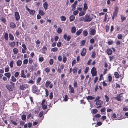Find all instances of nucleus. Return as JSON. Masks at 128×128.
Segmentation results:
<instances>
[{
    "mask_svg": "<svg viewBox=\"0 0 128 128\" xmlns=\"http://www.w3.org/2000/svg\"><path fill=\"white\" fill-rule=\"evenodd\" d=\"M10 84L11 85L7 84L6 86V87L8 90L12 91H13L15 88V83L10 82Z\"/></svg>",
    "mask_w": 128,
    "mask_h": 128,
    "instance_id": "f257e3e1",
    "label": "nucleus"
},
{
    "mask_svg": "<svg viewBox=\"0 0 128 128\" xmlns=\"http://www.w3.org/2000/svg\"><path fill=\"white\" fill-rule=\"evenodd\" d=\"M104 103L103 101L101 100L99 101H97L96 102V104L97 106H98L96 107V108L97 109H99L101 108L102 107V105Z\"/></svg>",
    "mask_w": 128,
    "mask_h": 128,
    "instance_id": "f03ea898",
    "label": "nucleus"
},
{
    "mask_svg": "<svg viewBox=\"0 0 128 128\" xmlns=\"http://www.w3.org/2000/svg\"><path fill=\"white\" fill-rule=\"evenodd\" d=\"M63 37L66 40L67 42H69L71 39L72 36L70 35L67 36L66 34H64V35Z\"/></svg>",
    "mask_w": 128,
    "mask_h": 128,
    "instance_id": "7ed1b4c3",
    "label": "nucleus"
},
{
    "mask_svg": "<svg viewBox=\"0 0 128 128\" xmlns=\"http://www.w3.org/2000/svg\"><path fill=\"white\" fill-rule=\"evenodd\" d=\"M85 21L86 22H90L92 20V18H91L90 15H88L86 14L84 16Z\"/></svg>",
    "mask_w": 128,
    "mask_h": 128,
    "instance_id": "20e7f679",
    "label": "nucleus"
},
{
    "mask_svg": "<svg viewBox=\"0 0 128 128\" xmlns=\"http://www.w3.org/2000/svg\"><path fill=\"white\" fill-rule=\"evenodd\" d=\"M96 68H95L93 67L91 71V72L92 76H96L97 75V72H96Z\"/></svg>",
    "mask_w": 128,
    "mask_h": 128,
    "instance_id": "39448f33",
    "label": "nucleus"
},
{
    "mask_svg": "<svg viewBox=\"0 0 128 128\" xmlns=\"http://www.w3.org/2000/svg\"><path fill=\"white\" fill-rule=\"evenodd\" d=\"M32 92L34 94H36L38 92V88L35 85H34L32 86Z\"/></svg>",
    "mask_w": 128,
    "mask_h": 128,
    "instance_id": "423d86ee",
    "label": "nucleus"
},
{
    "mask_svg": "<svg viewBox=\"0 0 128 128\" xmlns=\"http://www.w3.org/2000/svg\"><path fill=\"white\" fill-rule=\"evenodd\" d=\"M89 34L91 36H94L96 34V30L94 29H90L89 30Z\"/></svg>",
    "mask_w": 128,
    "mask_h": 128,
    "instance_id": "0eeeda50",
    "label": "nucleus"
},
{
    "mask_svg": "<svg viewBox=\"0 0 128 128\" xmlns=\"http://www.w3.org/2000/svg\"><path fill=\"white\" fill-rule=\"evenodd\" d=\"M15 18L17 21L19 20L20 19V16L19 13L18 12H16L14 14Z\"/></svg>",
    "mask_w": 128,
    "mask_h": 128,
    "instance_id": "6e6552de",
    "label": "nucleus"
},
{
    "mask_svg": "<svg viewBox=\"0 0 128 128\" xmlns=\"http://www.w3.org/2000/svg\"><path fill=\"white\" fill-rule=\"evenodd\" d=\"M28 88V85L27 84H25L24 85H20V89L22 90H24Z\"/></svg>",
    "mask_w": 128,
    "mask_h": 128,
    "instance_id": "1a4fd4ad",
    "label": "nucleus"
},
{
    "mask_svg": "<svg viewBox=\"0 0 128 128\" xmlns=\"http://www.w3.org/2000/svg\"><path fill=\"white\" fill-rule=\"evenodd\" d=\"M4 38L5 41H8V33H5L4 35Z\"/></svg>",
    "mask_w": 128,
    "mask_h": 128,
    "instance_id": "9d476101",
    "label": "nucleus"
},
{
    "mask_svg": "<svg viewBox=\"0 0 128 128\" xmlns=\"http://www.w3.org/2000/svg\"><path fill=\"white\" fill-rule=\"evenodd\" d=\"M86 53V50L85 48L82 49V51L81 53V55L82 56H85Z\"/></svg>",
    "mask_w": 128,
    "mask_h": 128,
    "instance_id": "9b49d317",
    "label": "nucleus"
},
{
    "mask_svg": "<svg viewBox=\"0 0 128 128\" xmlns=\"http://www.w3.org/2000/svg\"><path fill=\"white\" fill-rule=\"evenodd\" d=\"M8 45L11 47L14 48L16 46V43L14 42H10Z\"/></svg>",
    "mask_w": 128,
    "mask_h": 128,
    "instance_id": "f8f14e48",
    "label": "nucleus"
},
{
    "mask_svg": "<svg viewBox=\"0 0 128 128\" xmlns=\"http://www.w3.org/2000/svg\"><path fill=\"white\" fill-rule=\"evenodd\" d=\"M9 37L10 40L12 41H13L14 39V38L13 35L11 33L9 34Z\"/></svg>",
    "mask_w": 128,
    "mask_h": 128,
    "instance_id": "ddd939ff",
    "label": "nucleus"
},
{
    "mask_svg": "<svg viewBox=\"0 0 128 128\" xmlns=\"http://www.w3.org/2000/svg\"><path fill=\"white\" fill-rule=\"evenodd\" d=\"M107 53L108 55H111L112 54V50L110 48H108L107 50Z\"/></svg>",
    "mask_w": 128,
    "mask_h": 128,
    "instance_id": "4468645a",
    "label": "nucleus"
},
{
    "mask_svg": "<svg viewBox=\"0 0 128 128\" xmlns=\"http://www.w3.org/2000/svg\"><path fill=\"white\" fill-rule=\"evenodd\" d=\"M86 10H83V11H81L79 13V16H84L86 13Z\"/></svg>",
    "mask_w": 128,
    "mask_h": 128,
    "instance_id": "2eb2a0df",
    "label": "nucleus"
},
{
    "mask_svg": "<svg viewBox=\"0 0 128 128\" xmlns=\"http://www.w3.org/2000/svg\"><path fill=\"white\" fill-rule=\"evenodd\" d=\"M22 63V61L20 60H18L16 62L17 66L19 67H20L21 66Z\"/></svg>",
    "mask_w": 128,
    "mask_h": 128,
    "instance_id": "dca6fc26",
    "label": "nucleus"
},
{
    "mask_svg": "<svg viewBox=\"0 0 128 128\" xmlns=\"http://www.w3.org/2000/svg\"><path fill=\"white\" fill-rule=\"evenodd\" d=\"M10 27L12 29H14L16 27V25L12 22H10Z\"/></svg>",
    "mask_w": 128,
    "mask_h": 128,
    "instance_id": "f3484780",
    "label": "nucleus"
},
{
    "mask_svg": "<svg viewBox=\"0 0 128 128\" xmlns=\"http://www.w3.org/2000/svg\"><path fill=\"white\" fill-rule=\"evenodd\" d=\"M21 76L22 78H26V76L25 74L24 71V70H22L21 71Z\"/></svg>",
    "mask_w": 128,
    "mask_h": 128,
    "instance_id": "a211bd4d",
    "label": "nucleus"
},
{
    "mask_svg": "<svg viewBox=\"0 0 128 128\" xmlns=\"http://www.w3.org/2000/svg\"><path fill=\"white\" fill-rule=\"evenodd\" d=\"M76 31V28L74 27H72L71 29V32L72 33L74 34L75 33Z\"/></svg>",
    "mask_w": 128,
    "mask_h": 128,
    "instance_id": "6ab92c4d",
    "label": "nucleus"
},
{
    "mask_svg": "<svg viewBox=\"0 0 128 128\" xmlns=\"http://www.w3.org/2000/svg\"><path fill=\"white\" fill-rule=\"evenodd\" d=\"M44 7V9L46 10L48 8V4L47 2H45L43 4Z\"/></svg>",
    "mask_w": 128,
    "mask_h": 128,
    "instance_id": "aec40b11",
    "label": "nucleus"
},
{
    "mask_svg": "<svg viewBox=\"0 0 128 128\" xmlns=\"http://www.w3.org/2000/svg\"><path fill=\"white\" fill-rule=\"evenodd\" d=\"M75 17L73 15L71 16L70 17V22H72L74 21L75 20Z\"/></svg>",
    "mask_w": 128,
    "mask_h": 128,
    "instance_id": "412c9836",
    "label": "nucleus"
},
{
    "mask_svg": "<svg viewBox=\"0 0 128 128\" xmlns=\"http://www.w3.org/2000/svg\"><path fill=\"white\" fill-rule=\"evenodd\" d=\"M4 76L7 77L8 78H10L11 76V74L10 72L5 73L4 74Z\"/></svg>",
    "mask_w": 128,
    "mask_h": 128,
    "instance_id": "4be33fe9",
    "label": "nucleus"
},
{
    "mask_svg": "<svg viewBox=\"0 0 128 128\" xmlns=\"http://www.w3.org/2000/svg\"><path fill=\"white\" fill-rule=\"evenodd\" d=\"M78 68L76 67H74L73 69V73L74 75H76V74L77 72L78 71Z\"/></svg>",
    "mask_w": 128,
    "mask_h": 128,
    "instance_id": "5701e85b",
    "label": "nucleus"
},
{
    "mask_svg": "<svg viewBox=\"0 0 128 128\" xmlns=\"http://www.w3.org/2000/svg\"><path fill=\"white\" fill-rule=\"evenodd\" d=\"M51 82L47 80L46 83L45 84V86L46 88H48L49 85L51 84Z\"/></svg>",
    "mask_w": 128,
    "mask_h": 128,
    "instance_id": "b1692460",
    "label": "nucleus"
},
{
    "mask_svg": "<svg viewBox=\"0 0 128 128\" xmlns=\"http://www.w3.org/2000/svg\"><path fill=\"white\" fill-rule=\"evenodd\" d=\"M13 50L14 54H17L18 52V50L16 48H14L13 49Z\"/></svg>",
    "mask_w": 128,
    "mask_h": 128,
    "instance_id": "393cba45",
    "label": "nucleus"
},
{
    "mask_svg": "<svg viewBox=\"0 0 128 128\" xmlns=\"http://www.w3.org/2000/svg\"><path fill=\"white\" fill-rule=\"evenodd\" d=\"M88 100H92L95 98L92 96H88L86 98Z\"/></svg>",
    "mask_w": 128,
    "mask_h": 128,
    "instance_id": "a878e982",
    "label": "nucleus"
},
{
    "mask_svg": "<svg viewBox=\"0 0 128 128\" xmlns=\"http://www.w3.org/2000/svg\"><path fill=\"white\" fill-rule=\"evenodd\" d=\"M83 34L84 36H86L88 34V32L86 30H84L83 32Z\"/></svg>",
    "mask_w": 128,
    "mask_h": 128,
    "instance_id": "bb28decb",
    "label": "nucleus"
},
{
    "mask_svg": "<svg viewBox=\"0 0 128 128\" xmlns=\"http://www.w3.org/2000/svg\"><path fill=\"white\" fill-rule=\"evenodd\" d=\"M98 112V111L96 109H93L92 110V114H96Z\"/></svg>",
    "mask_w": 128,
    "mask_h": 128,
    "instance_id": "cd10ccee",
    "label": "nucleus"
},
{
    "mask_svg": "<svg viewBox=\"0 0 128 128\" xmlns=\"http://www.w3.org/2000/svg\"><path fill=\"white\" fill-rule=\"evenodd\" d=\"M39 14L42 16H43L45 14L44 12L42 10H40L39 11Z\"/></svg>",
    "mask_w": 128,
    "mask_h": 128,
    "instance_id": "c85d7f7f",
    "label": "nucleus"
},
{
    "mask_svg": "<svg viewBox=\"0 0 128 128\" xmlns=\"http://www.w3.org/2000/svg\"><path fill=\"white\" fill-rule=\"evenodd\" d=\"M88 9V7L87 5V4L86 2H85L84 4V8H83V10H87Z\"/></svg>",
    "mask_w": 128,
    "mask_h": 128,
    "instance_id": "c756f323",
    "label": "nucleus"
},
{
    "mask_svg": "<svg viewBox=\"0 0 128 128\" xmlns=\"http://www.w3.org/2000/svg\"><path fill=\"white\" fill-rule=\"evenodd\" d=\"M58 50V48H52L51 51L53 52H55Z\"/></svg>",
    "mask_w": 128,
    "mask_h": 128,
    "instance_id": "7c9ffc66",
    "label": "nucleus"
},
{
    "mask_svg": "<svg viewBox=\"0 0 128 128\" xmlns=\"http://www.w3.org/2000/svg\"><path fill=\"white\" fill-rule=\"evenodd\" d=\"M82 29H80L76 33V34L78 36L80 35L82 32Z\"/></svg>",
    "mask_w": 128,
    "mask_h": 128,
    "instance_id": "2f4dec72",
    "label": "nucleus"
},
{
    "mask_svg": "<svg viewBox=\"0 0 128 128\" xmlns=\"http://www.w3.org/2000/svg\"><path fill=\"white\" fill-rule=\"evenodd\" d=\"M11 80L13 82H16L17 80L16 78L14 76H12Z\"/></svg>",
    "mask_w": 128,
    "mask_h": 128,
    "instance_id": "473e14b6",
    "label": "nucleus"
},
{
    "mask_svg": "<svg viewBox=\"0 0 128 128\" xmlns=\"http://www.w3.org/2000/svg\"><path fill=\"white\" fill-rule=\"evenodd\" d=\"M61 20L62 21H65L66 20V18L64 16H62L60 17Z\"/></svg>",
    "mask_w": 128,
    "mask_h": 128,
    "instance_id": "72a5a7b5",
    "label": "nucleus"
},
{
    "mask_svg": "<svg viewBox=\"0 0 128 128\" xmlns=\"http://www.w3.org/2000/svg\"><path fill=\"white\" fill-rule=\"evenodd\" d=\"M114 76L115 77L117 78H118L120 77V75L117 72H115L114 73Z\"/></svg>",
    "mask_w": 128,
    "mask_h": 128,
    "instance_id": "f704fd0d",
    "label": "nucleus"
},
{
    "mask_svg": "<svg viewBox=\"0 0 128 128\" xmlns=\"http://www.w3.org/2000/svg\"><path fill=\"white\" fill-rule=\"evenodd\" d=\"M14 64V60L10 62V66L11 68H13Z\"/></svg>",
    "mask_w": 128,
    "mask_h": 128,
    "instance_id": "c9c22d12",
    "label": "nucleus"
},
{
    "mask_svg": "<svg viewBox=\"0 0 128 128\" xmlns=\"http://www.w3.org/2000/svg\"><path fill=\"white\" fill-rule=\"evenodd\" d=\"M42 50L43 51V52H42L43 54H45L46 53V51L47 50V48L45 46L43 47L42 48Z\"/></svg>",
    "mask_w": 128,
    "mask_h": 128,
    "instance_id": "e433bc0d",
    "label": "nucleus"
},
{
    "mask_svg": "<svg viewBox=\"0 0 128 128\" xmlns=\"http://www.w3.org/2000/svg\"><path fill=\"white\" fill-rule=\"evenodd\" d=\"M35 12V11L34 10H31L29 12L30 14L32 16L34 15Z\"/></svg>",
    "mask_w": 128,
    "mask_h": 128,
    "instance_id": "4c0bfd02",
    "label": "nucleus"
},
{
    "mask_svg": "<svg viewBox=\"0 0 128 128\" xmlns=\"http://www.w3.org/2000/svg\"><path fill=\"white\" fill-rule=\"evenodd\" d=\"M80 21V22L84 21V22H86L85 21V17H82L80 18L79 19Z\"/></svg>",
    "mask_w": 128,
    "mask_h": 128,
    "instance_id": "58836bf2",
    "label": "nucleus"
},
{
    "mask_svg": "<svg viewBox=\"0 0 128 128\" xmlns=\"http://www.w3.org/2000/svg\"><path fill=\"white\" fill-rule=\"evenodd\" d=\"M90 44H92L94 43L95 40L94 38H92L90 40Z\"/></svg>",
    "mask_w": 128,
    "mask_h": 128,
    "instance_id": "ea45409f",
    "label": "nucleus"
},
{
    "mask_svg": "<svg viewBox=\"0 0 128 128\" xmlns=\"http://www.w3.org/2000/svg\"><path fill=\"white\" fill-rule=\"evenodd\" d=\"M117 96V97H116L115 98V99H116V100L118 101H121L122 100V99L120 97H119V96H118V94Z\"/></svg>",
    "mask_w": 128,
    "mask_h": 128,
    "instance_id": "a19ab883",
    "label": "nucleus"
},
{
    "mask_svg": "<svg viewBox=\"0 0 128 128\" xmlns=\"http://www.w3.org/2000/svg\"><path fill=\"white\" fill-rule=\"evenodd\" d=\"M50 71V68L49 67H47L45 69V71L47 73L49 72Z\"/></svg>",
    "mask_w": 128,
    "mask_h": 128,
    "instance_id": "79ce46f5",
    "label": "nucleus"
},
{
    "mask_svg": "<svg viewBox=\"0 0 128 128\" xmlns=\"http://www.w3.org/2000/svg\"><path fill=\"white\" fill-rule=\"evenodd\" d=\"M118 38L119 39H122L123 37L122 35L121 34H119L118 35Z\"/></svg>",
    "mask_w": 128,
    "mask_h": 128,
    "instance_id": "37998d69",
    "label": "nucleus"
},
{
    "mask_svg": "<svg viewBox=\"0 0 128 128\" xmlns=\"http://www.w3.org/2000/svg\"><path fill=\"white\" fill-rule=\"evenodd\" d=\"M107 102L109 101L110 98L107 95H105L104 96Z\"/></svg>",
    "mask_w": 128,
    "mask_h": 128,
    "instance_id": "c03bdc74",
    "label": "nucleus"
},
{
    "mask_svg": "<svg viewBox=\"0 0 128 128\" xmlns=\"http://www.w3.org/2000/svg\"><path fill=\"white\" fill-rule=\"evenodd\" d=\"M96 55V52H92V54L91 57L92 58H95V56Z\"/></svg>",
    "mask_w": 128,
    "mask_h": 128,
    "instance_id": "a18cd8bd",
    "label": "nucleus"
},
{
    "mask_svg": "<svg viewBox=\"0 0 128 128\" xmlns=\"http://www.w3.org/2000/svg\"><path fill=\"white\" fill-rule=\"evenodd\" d=\"M19 72H16L14 74V77L16 78H17L19 76Z\"/></svg>",
    "mask_w": 128,
    "mask_h": 128,
    "instance_id": "49530a36",
    "label": "nucleus"
},
{
    "mask_svg": "<svg viewBox=\"0 0 128 128\" xmlns=\"http://www.w3.org/2000/svg\"><path fill=\"white\" fill-rule=\"evenodd\" d=\"M108 17V16L107 14H106L105 15L104 18V22H106L107 18Z\"/></svg>",
    "mask_w": 128,
    "mask_h": 128,
    "instance_id": "de8ad7c7",
    "label": "nucleus"
},
{
    "mask_svg": "<svg viewBox=\"0 0 128 128\" xmlns=\"http://www.w3.org/2000/svg\"><path fill=\"white\" fill-rule=\"evenodd\" d=\"M121 18L123 22L126 20V18L125 16L122 15L121 16Z\"/></svg>",
    "mask_w": 128,
    "mask_h": 128,
    "instance_id": "09e8293b",
    "label": "nucleus"
},
{
    "mask_svg": "<svg viewBox=\"0 0 128 128\" xmlns=\"http://www.w3.org/2000/svg\"><path fill=\"white\" fill-rule=\"evenodd\" d=\"M45 92L46 94V97H47L48 96L49 92L48 91L46 88L45 89Z\"/></svg>",
    "mask_w": 128,
    "mask_h": 128,
    "instance_id": "8fccbe9b",
    "label": "nucleus"
},
{
    "mask_svg": "<svg viewBox=\"0 0 128 128\" xmlns=\"http://www.w3.org/2000/svg\"><path fill=\"white\" fill-rule=\"evenodd\" d=\"M42 108L43 110H45L47 108V106L46 104H43L42 105Z\"/></svg>",
    "mask_w": 128,
    "mask_h": 128,
    "instance_id": "3c124183",
    "label": "nucleus"
},
{
    "mask_svg": "<svg viewBox=\"0 0 128 128\" xmlns=\"http://www.w3.org/2000/svg\"><path fill=\"white\" fill-rule=\"evenodd\" d=\"M42 78L41 77H39L38 78L37 82H36V83L37 84H39L40 83V82L42 80Z\"/></svg>",
    "mask_w": 128,
    "mask_h": 128,
    "instance_id": "603ef678",
    "label": "nucleus"
},
{
    "mask_svg": "<svg viewBox=\"0 0 128 128\" xmlns=\"http://www.w3.org/2000/svg\"><path fill=\"white\" fill-rule=\"evenodd\" d=\"M22 119L23 120H25L26 119V116L24 114L22 116Z\"/></svg>",
    "mask_w": 128,
    "mask_h": 128,
    "instance_id": "864d4df0",
    "label": "nucleus"
},
{
    "mask_svg": "<svg viewBox=\"0 0 128 128\" xmlns=\"http://www.w3.org/2000/svg\"><path fill=\"white\" fill-rule=\"evenodd\" d=\"M62 32V30L60 28H58V29L57 32L59 34H60Z\"/></svg>",
    "mask_w": 128,
    "mask_h": 128,
    "instance_id": "5fc2aeb1",
    "label": "nucleus"
},
{
    "mask_svg": "<svg viewBox=\"0 0 128 128\" xmlns=\"http://www.w3.org/2000/svg\"><path fill=\"white\" fill-rule=\"evenodd\" d=\"M78 10L74 11L73 12V14L74 16L77 15L78 14Z\"/></svg>",
    "mask_w": 128,
    "mask_h": 128,
    "instance_id": "6e6d98bb",
    "label": "nucleus"
},
{
    "mask_svg": "<svg viewBox=\"0 0 128 128\" xmlns=\"http://www.w3.org/2000/svg\"><path fill=\"white\" fill-rule=\"evenodd\" d=\"M115 11L114 12H115L118 13V8L117 6H116L114 8Z\"/></svg>",
    "mask_w": 128,
    "mask_h": 128,
    "instance_id": "4d7b16f0",
    "label": "nucleus"
},
{
    "mask_svg": "<svg viewBox=\"0 0 128 128\" xmlns=\"http://www.w3.org/2000/svg\"><path fill=\"white\" fill-rule=\"evenodd\" d=\"M44 115V113L42 112H41L39 113V116L40 118H41Z\"/></svg>",
    "mask_w": 128,
    "mask_h": 128,
    "instance_id": "13d9d810",
    "label": "nucleus"
},
{
    "mask_svg": "<svg viewBox=\"0 0 128 128\" xmlns=\"http://www.w3.org/2000/svg\"><path fill=\"white\" fill-rule=\"evenodd\" d=\"M67 60V58L66 56H64L63 59V62L64 63H65Z\"/></svg>",
    "mask_w": 128,
    "mask_h": 128,
    "instance_id": "bf43d9fd",
    "label": "nucleus"
},
{
    "mask_svg": "<svg viewBox=\"0 0 128 128\" xmlns=\"http://www.w3.org/2000/svg\"><path fill=\"white\" fill-rule=\"evenodd\" d=\"M53 98V93L52 92L50 93V94L49 96V98L50 99L52 100Z\"/></svg>",
    "mask_w": 128,
    "mask_h": 128,
    "instance_id": "052dcab7",
    "label": "nucleus"
},
{
    "mask_svg": "<svg viewBox=\"0 0 128 128\" xmlns=\"http://www.w3.org/2000/svg\"><path fill=\"white\" fill-rule=\"evenodd\" d=\"M76 5H75L74 4H73L72 5V11L74 10H75V9L76 7Z\"/></svg>",
    "mask_w": 128,
    "mask_h": 128,
    "instance_id": "680f3d73",
    "label": "nucleus"
},
{
    "mask_svg": "<svg viewBox=\"0 0 128 128\" xmlns=\"http://www.w3.org/2000/svg\"><path fill=\"white\" fill-rule=\"evenodd\" d=\"M0 20L4 23H5L6 22V19L3 18H2L0 19Z\"/></svg>",
    "mask_w": 128,
    "mask_h": 128,
    "instance_id": "e2e57ef3",
    "label": "nucleus"
},
{
    "mask_svg": "<svg viewBox=\"0 0 128 128\" xmlns=\"http://www.w3.org/2000/svg\"><path fill=\"white\" fill-rule=\"evenodd\" d=\"M29 63L30 64H32L33 63V60L31 58H29L28 60Z\"/></svg>",
    "mask_w": 128,
    "mask_h": 128,
    "instance_id": "0e129e2a",
    "label": "nucleus"
},
{
    "mask_svg": "<svg viewBox=\"0 0 128 128\" xmlns=\"http://www.w3.org/2000/svg\"><path fill=\"white\" fill-rule=\"evenodd\" d=\"M86 41L85 40H82L81 42V45L82 46H84L86 43Z\"/></svg>",
    "mask_w": 128,
    "mask_h": 128,
    "instance_id": "69168bd1",
    "label": "nucleus"
},
{
    "mask_svg": "<svg viewBox=\"0 0 128 128\" xmlns=\"http://www.w3.org/2000/svg\"><path fill=\"white\" fill-rule=\"evenodd\" d=\"M28 59L24 60L23 61V64H28Z\"/></svg>",
    "mask_w": 128,
    "mask_h": 128,
    "instance_id": "338daca9",
    "label": "nucleus"
},
{
    "mask_svg": "<svg viewBox=\"0 0 128 128\" xmlns=\"http://www.w3.org/2000/svg\"><path fill=\"white\" fill-rule=\"evenodd\" d=\"M44 60V58L43 57H40L39 58V61L40 62H42Z\"/></svg>",
    "mask_w": 128,
    "mask_h": 128,
    "instance_id": "774afa93",
    "label": "nucleus"
}]
</instances>
